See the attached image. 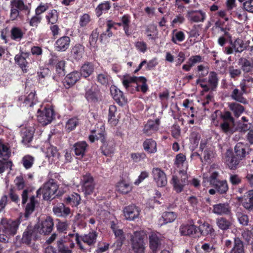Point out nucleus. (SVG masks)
I'll return each mask as SVG.
<instances>
[{
    "label": "nucleus",
    "mask_w": 253,
    "mask_h": 253,
    "mask_svg": "<svg viewBox=\"0 0 253 253\" xmlns=\"http://www.w3.org/2000/svg\"><path fill=\"white\" fill-rule=\"evenodd\" d=\"M65 61L64 60H58L55 65V70L57 74L60 76H64L65 73Z\"/></svg>",
    "instance_id": "nucleus-61"
},
{
    "label": "nucleus",
    "mask_w": 253,
    "mask_h": 253,
    "mask_svg": "<svg viewBox=\"0 0 253 253\" xmlns=\"http://www.w3.org/2000/svg\"><path fill=\"white\" fill-rule=\"evenodd\" d=\"M80 73L78 72H73L69 74L65 78L64 84L66 88L73 85L80 79Z\"/></svg>",
    "instance_id": "nucleus-22"
},
{
    "label": "nucleus",
    "mask_w": 253,
    "mask_h": 253,
    "mask_svg": "<svg viewBox=\"0 0 253 253\" xmlns=\"http://www.w3.org/2000/svg\"><path fill=\"white\" fill-rule=\"evenodd\" d=\"M149 243L151 249L155 251L161 244V235L158 233H152L149 236Z\"/></svg>",
    "instance_id": "nucleus-30"
},
{
    "label": "nucleus",
    "mask_w": 253,
    "mask_h": 253,
    "mask_svg": "<svg viewBox=\"0 0 253 253\" xmlns=\"http://www.w3.org/2000/svg\"><path fill=\"white\" fill-rule=\"evenodd\" d=\"M91 20L89 14L84 13L80 17L79 24L80 27H86Z\"/></svg>",
    "instance_id": "nucleus-63"
},
{
    "label": "nucleus",
    "mask_w": 253,
    "mask_h": 253,
    "mask_svg": "<svg viewBox=\"0 0 253 253\" xmlns=\"http://www.w3.org/2000/svg\"><path fill=\"white\" fill-rule=\"evenodd\" d=\"M240 86L243 93H246L248 88L253 87V78L245 75L244 79L240 83Z\"/></svg>",
    "instance_id": "nucleus-31"
},
{
    "label": "nucleus",
    "mask_w": 253,
    "mask_h": 253,
    "mask_svg": "<svg viewBox=\"0 0 253 253\" xmlns=\"http://www.w3.org/2000/svg\"><path fill=\"white\" fill-rule=\"evenodd\" d=\"M38 237V235L35 228L32 229L31 227H28L23 233L22 241L27 245H30L32 240H35Z\"/></svg>",
    "instance_id": "nucleus-19"
},
{
    "label": "nucleus",
    "mask_w": 253,
    "mask_h": 253,
    "mask_svg": "<svg viewBox=\"0 0 253 253\" xmlns=\"http://www.w3.org/2000/svg\"><path fill=\"white\" fill-rule=\"evenodd\" d=\"M11 155V151L7 144L0 140V158L3 160L8 159Z\"/></svg>",
    "instance_id": "nucleus-40"
},
{
    "label": "nucleus",
    "mask_w": 253,
    "mask_h": 253,
    "mask_svg": "<svg viewBox=\"0 0 253 253\" xmlns=\"http://www.w3.org/2000/svg\"><path fill=\"white\" fill-rule=\"evenodd\" d=\"M212 212L218 215H230L231 213V208L227 203H220L213 205Z\"/></svg>",
    "instance_id": "nucleus-14"
},
{
    "label": "nucleus",
    "mask_w": 253,
    "mask_h": 253,
    "mask_svg": "<svg viewBox=\"0 0 253 253\" xmlns=\"http://www.w3.org/2000/svg\"><path fill=\"white\" fill-rule=\"evenodd\" d=\"M26 6L22 0H13L11 1L10 8L19 10L25 9Z\"/></svg>",
    "instance_id": "nucleus-59"
},
{
    "label": "nucleus",
    "mask_w": 253,
    "mask_h": 253,
    "mask_svg": "<svg viewBox=\"0 0 253 253\" xmlns=\"http://www.w3.org/2000/svg\"><path fill=\"white\" fill-rule=\"evenodd\" d=\"M53 211L55 215L59 217H66L71 213L70 209L66 207L63 204H60L54 207Z\"/></svg>",
    "instance_id": "nucleus-24"
},
{
    "label": "nucleus",
    "mask_w": 253,
    "mask_h": 253,
    "mask_svg": "<svg viewBox=\"0 0 253 253\" xmlns=\"http://www.w3.org/2000/svg\"><path fill=\"white\" fill-rule=\"evenodd\" d=\"M139 77L131 76L126 74L124 75L122 79V83L126 89H127L133 83L138 84Z\"/></svg>",
    "instance_id": "nucleus-35"
},
{
    "label": "nucleus",
    "mask_w": 253,
    "mask_h": 253,
    "mask_svg": "<svg viewBox=\"0 0 253 253\" xmlns=\"http://www.w3.org/2000/svg\"><path fill=\"white\" fill-rule=\"evenodd\" d=\"M247 146L243 143H238L235 147V151L237 156L242 160L246 156V149Z\"/></svg>",
    "instance_id": "nucleus-44"
},
{
    "label": "nucleus",
    "mask_w": 253,
    "mask_h": 253,
    "mask_svg": "<svg viewBox=\"0 0 253 253\" xmlns=\"http://www.w3.org/2000/svg\"><path fill=\"white\" fill-rule=\"evenodd\" d=\"M35 199L34 196L30 198V202L27 204L25 209V216L28 217L34 211L35 207Z\"/></svg>",
    "instance_id": "nucleus-55"
},
{
    "label": "nucleus",
    "mask_w": 253,
    "mask_h": 253,
    "mask_svg": "<svg viewBox=\"0 0 253 253\" xmlns=\"http://www.w3.org/2000/svg\"><path fill=\"white\" fill-rule=\"evenodd\" d=\"M198 229L200 230L201 234L209 236L211 238H214L216 235L214 229L207 222H204L202 225H200Z\"/></svg>",
    "instance_id": "nucleus-23"
},
{
    "label": "nucleus",
    "mask_w": 253,
    "mask_h": 253,
    "mask_svg": "<svg viewBox=\"0 0 253 253\" xmlns=\"http://www.w3.org/2000/svg\"><path fill=\"white\" fill-rule=\"evenodd\" d=\"M37 102V99L35 97V93L31 92L25 98L23 104L25 106L32 107Z\"/></svg>",
    "instance_id": "nucleus-56"
},
{
    "label": "nucleus",
    "mask_w": 253,
    "mask_h": 253,
    "mask_svg": "<svg viewBox=\"0 0 253 253\" xmlns=\"http://www.w3.org/2000/svg\"><path fill=\"white\" fill-rule=\"evenodd\" d=\"M78 124V120L77 118H72L69 119L66 124V129L70 131L77 126Z\"/></svg>",
    "instance_id": "nucleus-62"
},
{
    "label": "nucleus",
    "mask_w": 253,
    "mask_h": 253,
    "mask_svg": "<svg viewBox=\"0 0 253 253\" xmlns=\"http://www.w3.org/2000/svg\"><path fill=\"white\" fill-rule=\"evenodd\" d=\"M62 239V240H66L67 242H71L70 244V247L71 248H73L74 247V244L73 243V239H74L76 241L78 245L79 246L80 248L82 250H84V248L80 241L79 236L78 234H75L74 233H70L68 234V235H67L66 237H64V238Z\"/></svg>",
    "instance_id": "nucleus-43"
},
{
    "label": "nucleus",
    "mask_w": 253,
    "mask_h": 253,
    "mask_svg": "<svg viewBox=\"0 0 253 253\" xmlns=\"http://www.w3.org/2000/svg\"><path fill=\"white\" fill-rule=\"evenodd\" d=\"M116 189L120 193L126 194L131 191L132 186L129 182L121 180L117 184Z\"/></svg>",
    "instance_id": "nucleus-29"
},
{
    "label": "nucleus",
    "mask_w": 253,
    "mask_h": 253,
    "mask_svg": "<svg viewBox=\"0 0 253 253\" xmlns=\"http://www.w3.org/2000/svg\"><path fill=\"white\" fill-rule=\"evenodd\" d=\"M177 217L176 214L172 211H167L163 213L162 219L163 220V223L167 224L173 222Z\"/></svg>",
    "instance_id": "nucleus-48"
},
{
    "label": "nucleus",
    "mask_w": 253,
    "mask_h": 253,
    "mask_svg": "<svg viewBox=\"0 0 253 253\" xmlns=\"http://www.w3.org/2000/svg\"><path fill=\"white\" fill-rule=\"evenodd\" d=\"M186 157L183 154L180 153L176 156L174 164L178 168H181L185 164Z\"/></svg>",
    "instance_id": "nucleus-64"
},
{
    "label": "nucleus",
    "mask_w": 253,
    "mask_h": 253,
    "mask_svg": "<svg viewBox=\"0 0 253 253\" xmlns=\"http://www.w3.org/2000/svg\"><path fill=\"white\" fill-rule=\"evenodd\" d=\"M238 64L245 73H249L253 71V59L242 57L239 59Z\"/></svg>",
    "instance_id": "nucleus-21"
},
{
    "label": "nucleus",
    "mask_w": 253,
    "mask_h": 253,
    "mask_svg": "<svg viewBox=\"0 0 253 253\" xmlns=\"http://www.w3.org/2000/svg\"><path fill=\"white\" fill-rule=\"evenodd\" d=\"M111 227L117 239V246H121L126 239L124 232L122 229L118 228L113 221L111 222Z\"/></svg>",
    "instance_id": "nucleus-20"
},
{
    "label": "nucleus",
    "mask_w": 253,
    "mask_h": 253,
    "mask_svg": "<svg viewBox=\"0 0 253 253\" xmlns=\"http://www.w3.org/2000/svg\"><path fill=\"white\" fill-rule=\"evenodd\" d=\"M242 205L246 209L253 208V190L249 191L241 200Z\"/></svg>",
    "instance_id": "nucleus-28"
},
{
    "label": "nucleus",
    "mask_w": 253,
    "mask_h": 253,
    "mask_svg": "<svg viewBox=\"0 0 253 253\" xmlns=\"http://www.w3.org/2000/svg\"><path fill=\"white\" fill-rule=\"evenodd\" d=\"M97 81L103 85H106L110 81V76L106 73H101L98 75Z\"/></svg>",
    "instance_id": "nucleus-60"
},
{
    "label": "nucleus",
    "mask_w": 253,
    "mask_h": 253,
    "mask_svg": "<svg viewBox=\"0 0 253 253\" xmlns=\"http://www.w3.org/2000/svg\"><path fill=\"white\" fill-rule=\"evenodd\" d=\"M87 144L85 141H80L74 145V152L77 156L83 157L85 152Z\"/></svg>",
    "instance_id": "nucleus-34"
},
{
    "label": "nucleus",
    "mask_w": 253,
    "mask_h": 253,
    "mask_svg": "<svg viewBox=\"0 0 253 253\" xmlns=\"http://www.w3.org/2000/svg\"><path fill=\"white\" fill-rule=\"evenodd\" d=\"M66 240L61 239L57 242L58 253H72V251L68 247L65 246L63 243L66 242Z\"/></svg>",
    "instance_id": "nucleus-58"
},
{
    "label": "nucleus",
    "mask_w": 253,
    "mask_h": 253,
    "mask_svg": "<svg viewBox=\"0 0 253 253\" xmlns=\"http://www.w3.org/2000/svg\"><path fill=\"white\" fill-rule=\"evenodd\" d=\"M213 186L216 189L217 192H218L220 194H223L225 193L228 189V185L226 181H219L216 183V184H213Z\"/></svg>",
    "instance_id": "nucleus-53"
},
{
    "label": "nucleus",
    "mask_w": 253,
    "mask_h": 253,
    "mask_svg": "<svg viewBox=\"0 0 253 253\" xmlns=\"http://www.w3.org/2000/svg\"><path fill=\"white\" fill-rule=\"evenodd\" d=\"M159 125L160 121L158 119L148 121L144 126L143 132L147 135H151L158 130Z\"/></svg>",
    "instance_id": "nucleus-17"
},
{
    "label": "nucleus",
    "mask_w": 253,
    "mask_h": 253,
    "mask_svg": "<svg viewBox=\"0 0 253 253\" xmlns=\"http://www.w3.org/2000/svg\"><path fill=\"white\" fill-rule=\"evenodd\" d=\"M180 174V177L173 175L171 180V183L177 192H180L184 186L188 183V177L185 170L181 171Z\"/></svg>",
    "instance_id": "nucleus-9"
},
{
    "label": "nucleus",
    "mask_w": 253,
    "mask_h": 253,
    "mask_svg": "<svg viewBox=\"0 0 253 253\" xmlns=\"http://www.w3.org/2000/svg\"><path fill=\"white\" fill-rule=\"evenodd\" d=\"M71 42V40L68 36H63L58 39L54 44L55 50L59 52H64L68 49Z\"/></svg>",
    "instance_id": "nucleus-12"
},
{
    "label": "nucleus",
    "mask_w": 253,
    "mask_h": 253,
    "mask_svg": "<svg viewBox=\"0 0 253 253\" xmlns=\"http://www.w3.org/2000/svg\"><path fill=\"white\" fill-rule=\"evenodd\" d=\"M59 154L57 149L54 146L48 147L46 151V156L51 159V161H54L59 159Z\"/></svg>",
    "instance_id": "nucleus-50"
},
{
    "label": "nucleus",
    "mask_w": 253,
    "mask_h": 253,
    "mask_svg": "<svg viewBox=\"0 0 253 253\" xmlns=\"http://www.w3.org/2000/svg\"><path fill=\"white\" fill-rule=\"evenodd\" d=\"M153 181L158 187H162L167 184V177L165 172L159 168H154L152 170Z\"/></svg>",
    "instance_id": "nucleus-8"
},
{
    "label": "nucleus",
    "mask_w": 253,
    "mask_h": 253,
    "mask_svg": "<svg viewBox=\"0 0 253 253\" xmlns=\"http://www.w3.org/2000/svg\"><path fill=\"white\" fill-rule=\"evenodd\" d=\"M143 147L144 150L149 153H154L157 151V143L152 139H146L143 143Z\"/></svg>",
    "instance_id": "nucleus-33"
},
{
    "label": "nucleus",
    "mask_w": 253,
    "mask_h": 253,
    "mask_svg": "<svg viewBox=\"0 0 253 253\" xmlns=\"http://www.w3.org/2000/svg\"><path fill=\"white\" fill-rule=\"evenodd\" d=\"M84 51V47L81 44H77L71 49L70 58L73 61H78L82 58Z\"/></svg>",
    "instance_id": "nucleus-15"
},
{
    "label": "nucleus",
    "mask_w": 253,
    "mask_h": 253,
    "mask_svg": "<svg viewBox=\"0 0 253 253\" xmlns=\"http://www.w3.org/2000/svg\"><path fill=\"white\" fill-rule=\"evenodd\" d=\"M19 224L18 220L2 218L0 221V231L8 236H13L16 234Z\"/></svg>",
    "instance_id": "nucleus-3"
},
{
    "label": "nucleus",
    "mask_w": 253,
    "mask_h": 253,
    "mask_svg": "<svg viewBox=\"0 0 253 253\" xmlns=\"http://www.w3.org/2000/svg\"><path fill=\"white\" fill-rule=\"evenodd\" d=\"M180 232L184 236H194L197 232V227L193 224H183L180 227Z\"/></svg>",
    "instance_id": "nucleus-25"
},
{
    "label": "nucleus",
    "mask_w": 253,
    "mask_h": 253,
    "mask_svg": "<svg viewBox=\"0 0 253 253\" xmlns=\"http://www.w3.org/2000/svg\"><path fill=\"white\" fill-rule=\"evenodd\" d=\"M186 17L189 21L192 22H199L204 21L205 18V13L201 11L188 10Z\"/></svg>",
    "instance_id": "nucleus-18"
},
{
    "label": "nucleus",
    "mask_w": 253,
    "mask_h": 253,
    "mask_svg": "<svg viewBox=\"0 0 253 253\" xmlns=\"http://www.w3.org/2000/svg\"><path fill=\"white\" fill-rule=\"evenodd\" d=\"M231 97L234 100H236L239 102L246 104L247 101L245 98L243 96V93L240 92V90L237 88H235L231 94Z\"/></svg>",
    "instance_id": "nucleus-47"
},
{
    "label": "nucleus",
    "mask_w": 253,
    "mask_h": 253,
    "mask_svg": "<svg viewBox=\"0 0 253 253\" xmlns=\"http://www.w3.org/2000/svg\"><path fill=\"white\" fill-rule=\"evenodd\" d=\"M216 224L220 229L226 230L231 227L232 222L231 220H228L223 217H220L216 218Z\"/></svg>",
    "instance_id": "nucleus-32"
},
{
    "label": "nucleus",
    "mask_w": 253,
    "mask_h": 253,
    "mask_svg": "<svg viewBox=\"0 0 253 253\" xmlns=\"http://www.w3.org/2000/svg\"><path fill=\"white\" fill-rule=\"evenodd\" d=\"M58 189V185L54 179H51L45 183L42 187L37 191V194H42L44 200H49L54 197L53 196L56 193Z\"/></svg>",
    "instance_id": "nucleus-4"
},
{
    "label": "nucleus",
    "mask_w": 253,
    "mask_h": 253,
    "mask_svg": "<svg viewBox=\"0 0 253 253\" xmlns=\"http://www.w3.org/2000/svg\"><path fill=\"white\" fill-rule=\"evenodd\" d=\"M111 5L109 1H104L100 3L95 8V13L97 17H100L103 13L108 12Z\"/></svg>",
    "instance_id": "nucleus-42"
},
{
    "label": "nucleus",
    "mask_w": 253,
    "mask_h": 253,
    "mask_svg": "<svg viewBox=\"0 0 253 253\" xmlns=\"http://www.w3.org/2000/svg\"><path fill=\"white\" fill-rule=\"evenodd\" d=\"M147 236L144 231H136L131 238V246L135 253H144L146 248Z\"/></svg>",
    "instance_id": "nucleus-1"
},
{
    "label": "nucleus",
    "mask_w": 253,
    "mask_h": 253,
    "mask_svg": "<svg viewBox=\"0 0 253 253\" xmlns=\"http://www.w3.org/2000/svg\"><path fill=\"white\" fill-rule=\"evenodd\" d=\"M111 95L114 99L117 102H121L125 101V99L123 93L115 86H112L110 88Z\"/></svg>",
    "instance_id": "nucleus-38"
},
{
    "label": "nucleus",
    "mask_w": 253,
    "mask_h": 253,
    "mask_svg": "<svg viewBox=\"0 0 253 253\" xmlns=\"http://www.w3.org/2000/svg\"><path fill=\"white\" fill-rule=\"evenodd\" d=\"M81 185L82 191L86 197L93 193L95 183L93 177L90 174H86L83 176Z\"/></svg>",
    "instance_id": "nucleus-6"
},
{
    "label": "nucleus",
    "mask_w": 253,
    "mask_h": 253,
    "mask_svg": "<svg viewBox=\"0 0 253 253\" xmlns=\"http://www.w3.org/2000/svg\"><path fill=\"white\" fill-rule=\"evenodd\" d=\"M218 79L217 74L214 72H210L208 77V83L211 89L215 88L218 84Z\"/></svg>",
    "instance_id": "nucleus-49"
},
{
    "label": "nucleus",
    "mask_w": 253,
    "mask_h": 253,
    "mask_svg": "<svg viewBox=\"0 0 253 253\" xmlns=\"http://www.w3.org/2000/svg\"><path fill=\"white\" fill-rule=\"evenodd\" d=\"M53 221L50 217H46L45 219L39 221L35 226V231L40 234H49L53 227Z\"/></svg>",
    "instance_id": "nucleus-5"
},
{
    "label": "nucleus",
    "mask_w": 253,
    "mask_h": 253,
    "mask_svg": "<svg viewBox=\"0 0 253 253\" xmlns=\"http://www.w3.org/2000/svg\"><path fill=\"white\" fill-rule=\"evenodd\" d=\"M89 139L91 142H93L95 140H100L102 145L101 146V150L103 155L109 156L114 152V148L108 143L106 142L104 133L103 131L99 130H92L91 134L89 136Z\"/></svg>",
    "instance_id": "nucleus-2"
},
{
    "label": "nucleus",
    "mask_w": 253,
    "mask_h": 253,
    "mask_svg": "<svg viewBox=\"0 0 253 253\" xmlns=\"http://www.w3.org/2000/svg\"><path fill=\"white\" fill-rule=\"evenodd\" d=\"M123 212L124 215L126 219L133 220L139 217L140 210L135 206L130 205L125 207Z\"/></svg>",
    "instance_id": "nucleus-11"
},
{
    "label": "nucleus",
    "mask_w": 253,
    "mask_h": 253,
    "mask_svg": "<svg viewBox=\"0 0 253 253\" xmlns=\"http://www.w3.org/2000/svg\"><path fill=\"white\" fill-rule=\"evenodd\" d=\"M116 111V107L115 106L111 105L109 107L108 122L112 125H115L117 123V121L115 118V112Z\"/></svg>",
    "instance_id": "nucleus-57"
},
{
    "label": "nucleus",
    "mask_w": 253,
    "mask_h": 253,
    "mask_svg": "<svg viewBox=\"0 0 253 253\" xmlns=\"http://www.w3.org/2000/svg\"><path fill=\"white\" fill-rule=\"evenodd\" d=\"M94 71V66L92 64L89 62L85 63L81 67L80 75L84 78L89 77Z\"/></svg>",
    "instance_id": "nucleus-37"
},
{
    "label": "nucleus",
    "mask_w": 253,
    "mask_h": 253,
    "mask_svg": "<svg viewBox=\"0 0 253 253\" xmlns=\"http://www.w3.org/2000/svg\"><path fill=\"white\" fill-rule=\"evenodd\" d=\"M54 114L52 109L44 108L42 111L38 110L37 112V120L42 126H46L51 122Z\"/></svg>",
    "instance_id": "nucleus-7"
},
{
    "label": "nucleus",
    "mask_w": 253,
    "mask_h": 253,
    "mask_svg": "<svg viewBox=\"0 0 253 253\" xmlns=\"http://www.w3.org/2000/svg\"><path fill=\"white\" fill-rule=\"evenodd\" d=\"M29 56V53L22 52L20 54L16 55L14 58L15 62L25 72H27L28 71V63L26 59L28 58Z\"/></svg>",
    "instance_id": "nucleus-13"
},
{
    "label": "nucleus",
    "mask_w": 253,
    "mask_h": 253,
    "mask_svg": "<svg viewBox=\"0 0 253 253\" xmlns=\"http://www.w3.org/2000/svg\"><path fill=\"white\" fill-rule=\"evenodd\" d=\"M224 246L227 249L232 248L230 253H245L243 243L239 238H235L233 243L230 240H226Z\"/></svg>",
    "instance_id": "nucleus-10"
},
{
    "label": "nucleus",
    "mask_w": 253,
    "mask_h": 253,
    "mask_svg": "<svg viewBox=\"0 0 253 253\" xmlns=\"http://www.w3.org/2000/svg\"><path fill=\"white\" fill-rule=\"evenodd\" d=\"M34 129L32 127L22 128L21 133L23 141L26 142H30L32 141L33 134Z\"/></svg>",
    "instance_id": "nucleus-45"
},
{
    "label": "nucleus",
    "mask_w": 253,
    "mask_h": 253,
    "mask_svg": "<svg viewBox=\"0 0 253 253\" xmlns=\"http://www.w3.org/2000/svg\"><path fill=\"white\" fill-rule=\"evenodd\" d=\"M45 18L48 23L54 24L58 21V13L56 10L52 9L48 12Z\"/></svg>",
    "instance_id": "nucleus-51"
},
{
    "label": "nucleus",
    "mask_w": 253,
    "mask_h": 253,
    "mask_svg": "<svg viewBox=\"0 0 253 253\" xmlns=\"http://www.w3.org/2000/svg\"><path fill=\"white\" fill-rule=\"evenodd\" d=\"M228 107L236 117L238 118L244 112L245 108L241 104L233 102L229 103Z\"/></svg>",
    "instance_id": "nucleus-36"
},
{
    "label": "nucleus",
    "mask_w": 253,
    "mask_h": 253,
    "mask_svg": "<svg viewBox=\"0 0 253 253\" xmlns=\"http://www.w3.org/2000/svg\"><path fill=\"white\" fill-rule=\"evenodd\" d=\"M24 34V32L20 28L16 26L11 28L10 36L12 40L19 41L22 39Z\"/></svg>",
    "instance_id": "nucleus-41"
},
{
    "label": "nucleus",
    "mask_w": 253,
    "mask_h": 253,
    "mask_svg": "<svg viewBox=\"0 0 253 253\" xmlns=\"http://www.w3.org/2000/svg\"><path fill=\"white\" fill-rule=\"evenodd\" d=\"M34 158L29 155L24 156L22 159L23 166L26 169H30L33 165Z\"/></svg>",
    "instance_id": "nucleus-54"
},
{
    "label": "nucleus",
    "mask_w": 253,
    "mask_h": 253,
    "mask_svg": "<svg viewBox=\"0 0 253 253\" xmlns=\"http://www.w3.org/2000/svg\"><path fill=\"white\" fill-rule=\"evenodd\" d=\"M171 41L174 43H176L177 42H181L185 39V36L182 31H178L174 30L172 32Z\"/></svg>",
    "instance_id": "nucleus-52"
},
{
    "label": "nucleus",
    "mask_w": 253,
    "mask_h": 253,
    "mask_svg": "<svg viewBox=\"0 0 253 253\" xmlns=\"http://www.w3.org/2000/svg\"><path fill=\"white\" fill-rule=\"evenodd\" d=\"M97 233L96 231H92L86 234L81 237L82 240L88 246H93L97 240Z\"/></svg>",
    "instance_id": "nucleus-27"
},
{
    "label": "nucleus",
    "mask_w": 253,
    "mask_h": 253,
    "mask_svg": "<svg viewBox=\"0 0 253 253\" xmlns=\"http://www.w3.org/2000/svg\"><path fill=\"white\" fill-rule=\"evenodd\" d=\"M231 46L224 48V52L227 54H231L234 51L241 52L243 50L244 43L241 39H236L234 42H231Z\"/></svg>",
    "instance_id": "nucleus-16"
},
{
    "label": "nucleus",
    "mask_w": 253,
    "mask_h": 253,
    "mask_svg": "<svg viewBox=\"0 0 253 253\" xmlns=\"http://www.w3.org/2000/svg\"><path fill=\"white\" fill-rule=\"evenodd\" d=\"M86 99L89 102H95L97 101L98 97V92L96 89L95 85H92L86 89L85 94Z\"/></svg>",
    "instance_id": "nucleus-26"
},
{
    "label": "nucleus",
    "mask_w": 253,
    "mask_h": 253,
    "mask_svg": "<svg viewBox=\"0 0 253 253\" xmlns=\"http://www.w3.org/2000/svg\"><path fill=\"white\" fill-rule=\"evenodd\" d=\"M81 201L80 196L77 193H74L70 196H68L65 199V202L67 204H70L72 206H77L79 205Z\"/></svg>",
    "instance_id": "nucleus-46"
},
{
    "label": "nucleus",
    "mask_w": 253,
    "mask_h": 253,
    "mask_svg": "<svg viewBox=\"0 0 253 253\" xmlns=\"http://www.w3.org/2000/svg\"><path fill=\"white\" fill-rule=\"evenodd\" d=\"M145 34L150 40H156L158 38V30L154 25H148L146 29Z\"/></svg>",
    "instance_id": "nucleus-39"
}]
</instances>
